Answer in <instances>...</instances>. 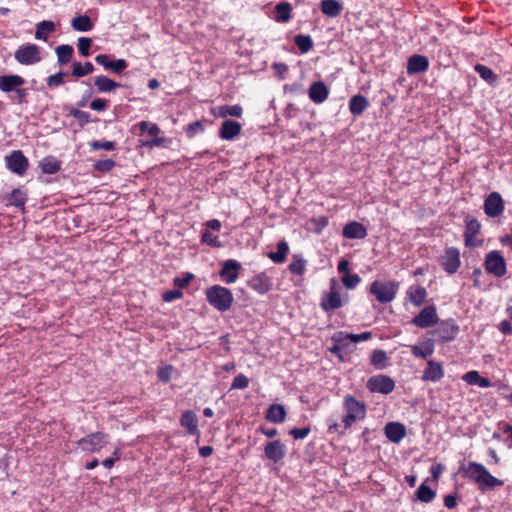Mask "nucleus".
I'll list each match as a JSON object with an SVG mask.
<instances>
[{
	"mask_svg": "<svg viewBox=\"0 0 512 512\" xmlns=\"http://www.w3.org/2000/svg\"><path fill=\"white\" fill-rule=\"evenodd\" d=\"M240 269L241 265L236 260H227L223 263L220 276L227 284L234 283L238 278Z\"/></svg>",
	"mask_w": 512,
	"mask_h": 512,
	"instance_id": "14",
	"label": "nucleus"
},
{
	"mask_svg": "<svg viewBox=\"0 0 512 512\" xmlns=\"http://www.w3.org/2000/svg\"><path fill=\"white\" fill-rule=\"evenodd\" d=\"M14 58L21 65H34L42 59L41 49L36 44H24L16 49Z\"/></svg>",
	"mask_w": 512,
	"mask_h": 512,
	"instance_id": "4",
	"label": "nucleus"
},
{
	"mask_svg": "<svg viewBox=\"0 0 512 512\" xmlns=\"http://www.w3.org/2000/svg\"><path fill=\"white\" fill-rule=\"evenodd\" d=\"M285 418V408L280 404H272L266 412V419L272 423H281Z\"/></svg>",
	"mask_w": 512,
	"mask_h": 512,
	"instance_id": "30",
	"label": "nucleus"
},
{
	"mask_svg": "<svg viewBox=\"0 0 512 512\" xmlns=\"http://www.w3.org/2000/svg\"><path fill=\"white\" fill-rule=\"evenodd\" d=\"M372 338L371 332H363L361 334H348L344 332H339L335 336V340L338 343V345L334 346L332 348L333 352H336L339 349V345H345L347 341H352L353 343H358L360 341H367Z\"/></svg>",
	"mask_w": 512,
	"mask_h": 512,
	"instance_id": "16",
	"label": "nucleus"
},
{
	"mask_svg": "<svg viewBox=\"0 0 512 512\" xmlns=\"http://www.w3.org/2000/svg\"><path fill=\"white\" fill-rule=\"evenodd\" d=\"M429 67V60L426 56L423 55H412L407 64V73L418 74L425 72Z\"/></svg>",
	"mask_w": 512,
	"mask_h": 512,
	"instance_id": "17",
	"label": "nucleus"
},
{
	"mask_svg": "<svg viewBox=\"0 0 512 512\" xmlns=\"http://www.w3.org/2000/svg\"><path fill=\"white\" fill-rule=\"evenodd\" d=\"M343 406L346 411V416L343 418L345 429L350 428L354 422L363 420L366 416V405L351 395L344 398Z\"/></svg>",
	"mask_w": 512,
	"mask_h": 512,
	"instance_id": "2",
	"label": "nucleus"
},
{
	"mask_svg": "<svg viewBox=\"0 0 512 512\" xmlns=\"http://www.w3.org/2000/svg\"><path fill=\"white\" fill-rule=\"evenodd\" d=\"M295 44L303 53L310 51L313 47V41L308 35H297L295 37Z\"/></svg>",
	"mask_w": 512,
	"mask_h": 512,
	"instance_id": "44",
	"label": "nucleus"
},
{
	"mask_svg": "<svg viewBox=\"0 0 512 512\" xmlns=\"http://www.w3.org/2000/svg\"><path fill=\"white\" fill-rule=\"evenodd\" d=\"M434 341L431 339H427L423 341L420 345H414L412 347V354L415 357L419 358H427L428 356L432 355L434 352Z\"/></svg>",
	"mask_w": 512,
	"mask_h": 512,
	"instance_id": "29",
	"label": "nucleus"
},
{
	"mask_svg": "<svg viewBox=\"0 0 512 512\" xmlns=\"http://www.w3.org/2000/svg\"><path fill=\"white\" fill-rule=\"evenodd\" d=\"M276 17L277 22H287L291 17L292 6L288 2H280L276 5Z\"/></svg>",
	"mask_w": 512,
	"mask_h": 512,
	"instance_id": "36",
	"label": "nucleus"
},
{
	"mask_svg": "<svg viewBox=\"0 0 512 512\" xmlns=\"http://www.w3.org/2000/svg\"><path fill=\"white\" fill-rule=\"evenodd\" d=\"M180 425L187 429L188 434L198 435V416L191 410L183 412L180 418Z\"/></svg>",
	"mask_w": 512,
	"mask_h": 512,
	"instance_id": "20",
	"label": "nucleus"
},
{
	"mask_svg": "<svg viewBox=\"0 0 512 512\" xmlns=\"http://www.w3.org/2000/svg\"><path fill=\"white\" fill-rule=\"evenodd\" d=\"M289 270L293 274L302 275L306 270V261L298 256H294L289 265Z\"/></svg>",
	"mask_w": 512,
	"mask_h": 512,
	"instance_id": "46",
	"label": "nucleus"
},
{
	"mask_svg": "<svg viewBox=\"0 0 512 512\" xmlns=\"http://www.w3.org/2000/svg\"><path fill=\"white\" fill-rule=\"evenodd\" d=\"M418 500L423 503L431 502L435 497V492L425 484H421L416 491Z\"/></svg>",
	"mask_w": 512,
	"mask_h": 512,
	"instance_id": "41",
	"label": "nucleus"
},
{
	"mask_svg": "<svg viewBox=\"0 0 512 512\" xmlns=\"http://www.w3.org/2000/svg\"><path fill=\"white\" fill-rule=\"evenodd\" d=\"M480 227V223L475 219L467 221L465 241L468 246L474 245V237L479 233Z\"/></svg>",
	"mask_w": 512,
	"mask_h": 512,
	"instance_id": "38",
	"label": "nucleus"
},
{
	"mask_svg": "<svg viewBox=\"0 0 512 512\" xmlns=\"http://www.w3.org/2000/svg\"><path fill=\"white\" fill-rule=\"evenodd\" d=\"M248 384L249 379L245 375L239 374L234 378L231 389H245Z\"/></svg>",
	"mask_w": 512,
	"mask_h": 512,
	"instance_id": "50",
	"label": "nucleus"
},
{
	"mask_svg": "<svg viewBox=\"0 0 512 512\" xmlns=\"http://www.w3.org/2000/svg\"><path fill=\"white\" fill-rule=\"evenodd\" d=\"M485 213L489 217H497L504 210V203L499 193L493 192L488 195L484 202Z\"/></svg>",
	"mask_w": 512,
	"mask_h": 512,
	"instance_id": "13",
	"label": "nucleus"
},
{
	"mask_svg": "<svg viewBox=\"0 0 512 512\" xmlns=\"http://www.w3.org/2000/svg\"><path fill=\"white\" fill-rule=\"evenodd\" d=\"M385 434L390 441L399 443L404 438L406 430L402 424L390 422L385 426Z\"/></svg>",
	"mask_w": 512,
	"mask_h": 512,
	"instance_id": "23",
	"label": "nucleus"
},
{
	"mask_svg": "<svg viewBox=\"0 0 512 512\" xmlns=\"http://www.w3.org/2000/svg\"><path fill=\"white\" fill-rule=\"evenodd\" d=\"M192 278H193L192 274H187L185 277H182V278L177 277L174 279V284L180 288H184L190 283Z\"/></svg>",
	"mask_w": 512,
	"mask_h": 512,
	"instance_id": "63",
	"label": "nucleus"
},
{
	"mask_svg": "<svg viewBox=\"0 0 512 512\" xmlns=\"http://www.w3.org/2000/svg\"><path fill=\"white\" fill-rule=\"evenodd\" d=\"M458 327L453 321L442 322L434 331V334L442 341H450L455 338Z\"/></svg>",
	"mask_w": 512,
	"mask_h": 512,
	"instance_id": "21",
	"label": "nucleus"
},
{
	"mask_svg": "<svg viewBox=\"0 0 512 512\" xmlns=\"http://www.w3.org/2000/svg\"><path fill=\"white\" fill-rule=\"evenodd\" d=\"M26 201V194L20 189H14L9 197V203L15 206H23Z\"/></svg>",
	"mask_w": 512,
	"mask_h": 512,
	"instance_id": "47",
	"label": "nucleus"
},
{
	"mask_svg": "<svg viewBox=\"0 0 512 512\" xmlns=\"http://www.w3.org/2000/svg\"><path fill=\"white\" fill-rule=\"evenodd\" d=\"M172 371V366L161 367L158 370V378L164 382H168L171 379Z\"/></svg>",
	"mask_w": 512,
	"mask_h": 512,
	"instance_id": "58",
	"label": "nucleus"
},
{
	"mask_svg": "<svg viewBox=\"0 0 512 512\" xmlns=\"http://www.w3.org/2000/svg\"><path fill=\"white\" fill-rule=\"evenodd\" d=\"M426 295V290L421 286H413L408 291V298L416 306L424 303Z\"/></svg>",
	"mask_w": 512,
	"mask_h": 512,
	"instance_id": "35",
	"label": "nucleus"
},
{
	"mask_svg": "<svg viewBox=\"0 0 512 512\" xmlns=\"http://www.w3.org/2000/svg\"><path fill=\"white\" fill-rule=\"evenodd\" d=\"M242 114V108L239 105H233V106H222L220 107V115L222 117H225L227 115L234 116V117H240Z\"/></svg>",
	"mask_w": 512,
	"mask_h": 512,
	"instance_id": "48",
	"label": "nucleus"
},
{
	"mask_svg": "<svg viewBox=\"0 0 512 512\" xmlns=\"http://www.w3.org/2000/svg\"><path fill=\"white\" fill-rule=\"evenodd\" d=\"M369 102L362 95H355L349 101V110L353 115H361L368 107Z\"/></svg>",
	"mask_w": 512,
	"mask_h": 512,
	"instance_id": "31",
	"label": "nucleus"
},
{
	"mask_svg": "<svg viewBox=\"0 0 512 512\" xmlns=\"http://www.w3.org/2000/svg\"><path fill=\"white\" fill-rule=\"evenodd\" d=\"M443 374L444 373L441 364L433 360H429L427 363V368L423 373L422 379L435 382L441 379L443 377Z\"/></svg>",
	"mask_w": 512,
	"mask_h": 512,
	"instance_id": "26",
	"label": "nucleus"
},
{
	"mask_svg": "<svg viewBox=\"0 0 512 512\" xmlns=\"http://www.w3.org/2000/svg\"><path fill=\"white\" fill-rule=\"evenodd\" d=\"M40 168L45 174H55L60 170V162L53 156H47L40 161Z\"/></svg>",
	"mask_w": 512,
	"mask_h": 512,
	"instance_id": "32",
	"label": "nucleus"
},
{
	"mask_svg": "<svg viewBox=\"0 0 512 512\" xmlns=\"http://www.w3.org/2000/svg\"><path fill=\"white\" fill-rule=\"evenodd\" d=\"M487 272L501 277L506 273V264L504 258L497 251H491L487 254L485 260Z\"/></svg>",
	"mask_w": 512,
	"mask_h": 512,
	"instance_id": "9",
	"label": "nucleus"
},
{
	"mask_svg": "<svg viewBox=\"0 0 512 512\" xmlns=\"http://www.w3.org/2000/svg\"><path fill=\"white\" fill-rule=\"evenodd\" d=\"M343 236L348 239H363L367 236V231L362 224L352 221L344 226Z\"/></svg>",
	"mask_w": 512,
	"mask_h": 512,
	"instance_id": "22",
	"label": "nucleus"
},
{
	"mask_svg": "<svg viewBox=\"0 0 512 512\" xmlns=\"http://www.w3.org/2000/svg\"><path fill=\"white\" fill-rule=\"evenodd\" d=\"M398 284L393 281H374L370 286V293L381 303L391 302L397 293Z\"/></svg>",
	"mask_w": 512,
	"mask_h": 512,
	"instance_id": "5",
	"label": "nucleus"
},
{
	"mask_svg": "<svg viewBox=\"0 0 512 512\" xmlns=\"http://www.w3.org/2000/svg\"><path fill=\"white\" fill-rule=\"evenodd\" d=\"M13 93L15 95L14 99L16 100L17 103L21 104L26 101V97L28 95V92L26 89L18 87Z\"/></svg>",
	"mask_w": 512,
	"mask_h": 512,
	"instance_id": "60",
	"label": "nucleus"
},
{
	"mask_svg": "<svg viewBox=\"0 0 512 512\" xmlns=\"http://www.w3.org/2000/svg\"><path fill=\"white\" fill-rule=\"evenodd\" d=\"M115 166V162L111 159L100 160L95 163V168L101 172L110 171Z\"/></svg>",
	"mask_w": 512,
	"mask_h": 512,
	"instance_id": "53",
	"label": "nucleus"
},
{
	"mask_svg": "<svg viewBox=\"0 0 512 512\" xmlns=\"http://www.w3.org/2000/svg\"><path fill=\"white\" fill-rule=\"evenodd\" d=\"M463 476L477 484L480 490H492L502 486L504 482L492 476L484 465L478 462H469L462 468Z\"/></svg>",
	"mask_w": 512,
	"mask_h": 512,
	"instance_id": "1",
	"label": "nucleus"
},
{
	"mask_svg": "<svg viewBox=\"0 0 512 512\" xmlns=\"http://www.w3.org/2000/svg\"><path fill=\"white\" fill-rule=\"evenodd\" d=\"M206 295L210 305L222 312L229 310L233 303L232 292L222 286L215 285L210 287Z\"/></svg>",
	"mask_w": 512,
	"mask_h": 512,
	"instance_id": "3",
	"label": "nucleus"
},
{
	"mask_svg": "<svg viewBox=\"0 0 512 512\" xmlns=\"http://www.w3.org/2000/svg\"><path fill=\"white\" fill-rule=\"evenodd\" d=\"M91 147L94 150L103 149L106 151H111L115 148V143L112 141H93L91 142Z\"/></svg>",
	"mask_w": 512,
	"mask_h": 512,
	"instance_id": "51",
	"label": "nucleus"
},
{
	"mask_svg": "<svg viewBox=\"0 0 512 512\" xmlns=\"http://www.w3.org/2000/svg\"><path fill=\"white\" fill-rule=\"evenodd\" d=\"M181 297H182V292L179 290L167 291L162 296V298L165 302H171V301L181 298Z\"/></svg>",
	"mask_w": 512,
	"mask_h": 512,
	"instance_id": "61",
	"label": "nucleus"
},
{
	"mask_svg": "<svg viewBox=\"0 0 512 512\" xmlns=\"http://www.w3.org/2000/svg\"><path fill=\"white\" fill-rule=\"evenodd\" d=\"M204 127L201 122L195 121L189 124L186 128V133L189 137L195 136L197 133L202 132Z\"/></svg>",
	"mask_w": 512,
	"mask_h": 512,
	"instance_id": "55",
	"label": "nucleus"
},
{
	"mask_svg": "<svg viewBox=\"0 0 512 512\" xmlns=\"http://www.w3.org/2000/svg\"><path fill=\"white\" fill-rule=\"evenodd\" d=\"M310 433L309 427L304 428H293L290 430V434L294 437V439H304Z\"/></svg>",
	"mask_w": 512,
	"mask_h": 512,
	"instance_id": "57",
	"label": "nucleus"
},
{
	"mask_svg": "<svg viewBox=\"0 0 512 512\" xmlns=\"http://www.w3.org/2000/svg\"><path fill=\"white\" fill-rule=\"evenodd\" d=\"M6 167L13 173L22 176L29 165L28 159L22 151L14 150L5 157Z\"/></svg>",
	"mask_w": 512,
	"mask_h": 512,
	"instance_id": "6",
	"label": "nucleus"
},
{
	"mask_svg": "<svg viewBox=\"0 0 512 512\" xmlns=\"http://www.w3.org/2000/svg\"><path fill=\"white\" fill-rule=\"evenodd\" d=\"M139 127L142 132L147 131L151 136H156L160 132V129L156 124L148 123L146 121L140 122Z\"/></svg>",
	"mask_w": 512,
	"mask_h": 512,
	"instance_id": "52",
	"label": "nucleus"
},
{
	"mask_svg": "<svg viewBox=\"0 0 512 512\" xmlns=\"http://www.w3.org/2000/svg\"><path fill=\"white\" fill-rule=\"evenodd\" d=\"M480 376L477 371H469L463 376V380H465L470 385H476Z\"/></svg>",
	"mask_w": 512,
	"mask_h": 512,
	"instance_id": "59",
	"label": "nucleus"
},
{
	"mask_svg": "<svg viewBox=\"0 0 512 512\" xmlns=\"http://www.w3.org/2000/svg\"><path fill=\"white\" fill-rule=\"evenodd\" d=\"M95 61L102 65L106 69H111L115 73H121L127 66V62L124 59H118L111 61L109 56L106 54L97 55Z\"/></svg>",
	"mask_w": 512,
	"mask_h": 512,
	"instance_id": "19",
	"label": "nucleus"
},
{
	"mask_svg": "<svg viewBox=\"0 0 512 512\" xmlns=\"http://www.w3.org/2000/svg\"><path fill=\"white\" fill-rule=\"evenodd\" d=\"M71 26L76 31L88 32L93 28V23L87 15H79L72 19Z\"/></svg>",
	"mask_w": 512,
	"mask_h": 512,
	"instance_id": "33",
	"label": "nucleus"
},
{
	"mask_svg": "<svg viewBox=\"0 0 512 512\" xmlns=\"http://www.w3.org/2000/svg\"><path fill=\"white\" fill-rule=\"evenodd\" d=\"M475 70L482 79H484L486 82L490 84L494 83L497 79V76L494 74V72L487 66L477 64L475 66Z\"/></svg>",
	"mask_w": 512,
	"mask_h": 512,
	"instance_id": "45",
	"label": "nucleus"
},
{
	"mask_svg": "<svg viewBox=\"0 0 512 512\" xmlns=\"http://www.w3.org/2000/svg\"><path fill=\"white\" fill-rule=\"evenodd\" d=\"M343 302L336 280H331L330 291L322 297L321 307L325 311L334 310L340 308Z\"/></svg>",
	"mask_w": 512,
	"mask_h": 512,
	"instance_id": "8",
	"label": "nucleus"
},
{
	"mask_svg": "<svg viewBox=\"0 0 512 512\" xmlns=\"http://www.w3.org/2000/svg\"><path fill=\"white\" fill-rule=\"evenodd\" d=\"M107 442V435L101 432H96L89 434L86 437L79 440L78 445L83 451L94 453L99 451L104 445L107 444Z\"/></svg>",
	"mask_w": 512,
	"mask_h": 512,
	"instance_id": "7",
	"label": "nucleus"
},
{
	"mask_svg": "<svg viewBox=\"0 0 512 512\" xmlns=\"http://www.w3.org/2000/svg\"><path fill=\"white\" fill-rule=\"evenodd\" d=\"M55 31V24L52 21H41L36 25L35 38L38 40H47L46 33H53Z\"/></svg>",
	"mask_w": 512,
	"mask_h": 512,
	"instance_id": "34",
	"label": "nucleus"
},
{
	"mask_svg": "<svg viewBox=\"0 0 512 512\" xmlns=\"http://www.w3.org/2000/svg\"><path fill=\"white\" fill-rule=\"evenodd\" d=\"M321 11L328 17H337L343 11V4L339 0H322Z\"/></svg>",
	"mask_w": 512,
	"mask_h": 512,
	"instance_id": "25",
	"label": "nucleus"
},
{
	"mask_svg": "<svg viewBox=\"0 0 512 512\" xmlns=\"http://www.w3.org/2000/svg\"><path fill=\"white\" fill-rule=\"evenodd\" d=\"M91 47V39L81 37L78 40V49L83 56L89 55V49Z\"/></svg>",
	"mask_w": 512,
	"mask_h": 512,
	"instance_id": "54",
	"label": "nucleus"
},
{
	"mask_svg": "<svg viewBox=\"0 0 512 512\" xmlns=\"http://www.w3.org/2000/svg\"><path fill=\"white\" fill-rule=\"evenodd\" d=\"M202 241L208 243L211 246H219L216 236H212L209 231H205L202 235Z\"/></svg>",
	"mask_w": 512,
	"mask_h": 512,
	"instance_id": "64",
	"label": "nucleus"
},
{
	"mask_svg": "<svg viewBox=\"0 0 512 512\" xmlns=\"http://www.w3.org/2000/svg\"><path fill=\"white\" fill-rule=\"evenodd\" d=\"M387 354L383 350H374L371 355V363L378 369H383L387 364Z\"/></svg>",
	"mask_w": 512,
	"mask_h": 512,
	"instance_id": "43",
	"label": "nucleus"
},
{
	"mask_svg": "<svg viewBox=\"0 0 512 512\" xmlns=\"http://www.w3.org/2000/svg\"><path fill=\"white\" fill-rule=\"evenodd\" d=\"M367 387L372 392L388 394L394 390L395 384L390 377L385 375H378L368 380Z\"/></svg>",
	"mask_w": 512,
	"mask_h": 512,
	"instance_id": "10",
	"label": "nucleus"
},
{
	"mask_svg": "<svg viewBox=\"0 0 512 512\" xmlns=\"http://www.w3.org/2000/svg\"><path fill=\"white\" fill-rule=\"evenodd\" d=\"M25 83V79L16 74L0 76V90L4 93L14 92Z\"/></svg>",
	"mask_w": 512,
	"mask_h": 512,
	"instance_id": "15",
	"label": "nucleus"
},
{
	"mask_svg": "<svg viewBox=\"0 0 512 512\" xmlns=\"http://www.w3.org/2000/svg\"><path fill=\"white\" fill-rule=\"evenodd\" d=\"M73 47L70 45H60L55 49L59 64H66L73 55Z\"/></svg>",
	"mask_w": 512,
	"mask_h": 512,
	"instance_id": "40",
	"label": "nucleus"
},
{
	"mask_svg": "<svg viewBox=\"0 0 512 512\" xmlns=\"http://www.w3.org/2000/svg\"><path fill=\"white\" fill-rule=\"evenodd\" d=\"M241 131V125L233 120H225L222 124L220 137L225 140H232Z\"/></svg>",
	"mask_w": 512,
	"mask_h": 512,
	"instance_id": "27",
	"label": "nucleus"
},
{
	"mask_svg": "<svg viewBox=\"0 0 512 512\" xmlns=\"http://www.w3.org/2000/svg\"><path fill=\"white\" fill-rule=\"evenodd\" d=\"M438 322V315L435 307L427 306L423 308L420 313L413 318L412 323L420 328H428Z\"/></svg>",
	"mask_w": 512,
	"mask_h": 512,
	"instance_id": "11",
	"label": "nucleus"
},
{
	"mask_svg": "<svg viewBox=\"0 0 512 512\" xmlns=\"http://www.w3.org/2000/svg\"><path fill=\"white\" fill-rule=\"evenodd\" d=\"M265 456L273 461L278 462L285 456V446L279 440L268 442L264 449Z\"/></svg>",
	"mask_w": 512,
	"mask_h": 512,
	"instance_id": "18",
	"label": "nucleus"
},
{
	"mask_svg": "<svg viewBox=\"0 0 512 512\" xmlns=\"http://www.w3.org/2000/svg\"><path fill=\"white\" fill-rule=\"evenodd\" d=\"M95 86L100 92H110L120 85L106 76H98L94 81Z\"/></svg>",
	"mask_w": 512,
	"mask_h": 512,
	"instance_id": "37",
	"label": "nucleus"
},
{
	"mask_svg": "<svg viewBox=\"0 0 512 512\" xmlns=\"http://www.w3.org/2000/svg\"><path fill=\"white\" fill-rule=\"evenodd\" d=\"M64 76H65V73H62V72L49 76L47 79L48 86L57 87V86L63 84Z\"/></svg>",
	"mask_w": 512,
	"mask_h": 512,
	"instance_id": "56",
	"label": "nucleus"
},
{
	"mask_svg": "<svg viewBox=\"0 0 512 512\" xmlns=\"http://www.w3.org/2000/svg\"><path fill=\"white\" fill-rule=\"evenodd\" d=\"M93 70H94V66L90 62H86L84 65H82L79 62H74L72 74L75 77H83L85 75L92 73Z\"/></svg>",
	"mask_w": 512,
	"mask_h": 512,
	"instance_id": "42",
	"label": "nucleus"
},
{
	"mask_svg": "<svg viewBox=\"0 0 512 512\" xmlns=\"http://www.w3.org/2000/svg\"><path fill=\"white\" fill-rule=\"evenodd\" d=\"M328 89L323 82H314L309 88V97L315 103H322L328 97Z\"/></svg>",
	"mask_w": 512,
	"mask_h": 512,
	"instance_id": "24",
	"label": "nucleus"
},
{
	"mask_svg": "<svg viewBox=\"0 0 512 512\" xmlns=\"http://www.w3.org/2000/svg\"><path fill=\"white\" fill-rule=\"evenodd\" d=\"M289 251L288 244L285 241H281L277 245L276 252H270L268 257L275 263H282Z\"/></svg>",
	"mask_w": 512,
	"mask_h": 512,
	"instance_id": "39",
	"label": "nucleus"
},
{
	"mask_svg": "<svg viewBox=\"0 0 512 512\" xmlns=\"http://www.w3.org/2000/svg\"><path fill=\"white\" fill-rule=\"evenodd\" d=\"M107 107V102L103 99H95L90 103V108L95 111H102Z\"/></svg>",
	"mask_w": 512,
	"mask_h": 512,
	"instance_id": "62",
	"label": "nucleus"
},
{
	"mask_svg": "<svg viewBox=\"0 0 512 512\" xmlns=\"http://www.w3.org/2000/svg\"><path fill=\"white\" fill-rule=\"evenodd\" d=\"M249 285L253 290L260 294L268 292L272 286L270 279L264 274L253 277L250 280Z\"/></svg>",
	"mask_w": 512,
	"mask_h": 512,
	"instance_id": "28",
	"label": "nucleus"
},
{
	"mask_svg": "<svg viewBox=\"0 0 512 512\" xmlns=\"http://www.w3.org/2000/svg\"><path fill=\"white\" fill-rule=\"evenodd\" d=\"M360 280L361 279L357 274H349V273H346L342 278L343 284L348 289L355 288L359 284Z\"/></svg>",
	"mask_w": 512,
	"mask_h": 512,
	"instance_id": "49",
	"label": "nucleus"
},
{
	"mask_svg": "<svg viewBox=\"0 0 512 512\" xmlns=\"http://www.w3.org/2000/svg\"><path fill=\"white\" fill-rule=\"evenodd\" d=\"M440 263L444 270L453 274L460 266V253L456 248H447L444 255L440 258Z\"/></svg>",
	"mask_w": 512,
	"mask_h": 512,
	"instance_id": "12",
	"label": "nucleus"
}]
</instances>
